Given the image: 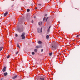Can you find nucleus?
I'll use <instances>...</instances> for the list:
<instances>
[{"label": "nucleus", "mask_w": 80, "mask_h": 80, "mask_svg": "<svg viewBox=\"0 0 80 80\" xmlns=\"http://www.w3.org/2000/svg\"><path fill=\"white\" fill-rule=\"evenodd\" d=\"M39 24L40 25H42V22H39Z\"/></svg>", "instance_id": "nucleus-14"}, {"label": "nucleus", "mask_w": 80, "mask_h": 80, "mask_svg": "<svg viewBox=\"0 0 80 80\" xmlns=\"http://www.w3.org/2000/svg\"><path fill=\"white\" fill-rule=\"evenodd\" d=\"M33 20H32V23H33Z\"/></svg>", "instance_id": "nucleus-29"}, {"label": "nucleus", "mask_w": 80, "mask_h": 80, "mask_svg": "<svg viewBox=\"0 0 80 80\" xmlns=\"http://www.w3.org/2000/svg\"><path fill=\"white\" fill-rule=\"evenodd\" d=\"M18 53V52H17L16 53V55H17Z\"/></svg>", "instance_id": "nucleus-24"}, {"label": "nucleus", "mask_w": 80, "mask_h": 80, "mask_svg": "<svg viewBox=\"0 0 80 80\" xmlns=\"http://www.w3.org/2000/svg\"><path fill=\"white\" fill-rule=\"evenodd\" d=\"M8 14V12H6L4 14V17H5V16H7V15Z\"/></svg>", "instance_id": "nucleus-11"}, {"label": "nucleus", "mask_w": 80, "mask_h": 80, "mask_svg": "<svg viewBox=\"0 0 80 80\" xmlns=\"http://www.w3.org/2000/svg\"><path fill=\"white\" fill-rule=\"evenodd\" d=\"M38 33H40L41 32V33H42V28H41V30H40V29L39 28H38Z\"/></svg>", "instance_id": "nucleus-3"}, {"label": "nucleus", "mask_w": 80, "mask_h": 80, "mask_svg": "<svg viewBox=\"0 0 80 80\" xmlns=\"http://www.w3.org/2000/svg\"><path fill=\"white\" fill-rule=\"evenodd\" d=\"M18 77V75H16L12 78V79H15Z\"/></svg>", "instance_id": "nucleus-7"}, {"label": "nucleus", "mask_w": 80, "mask_h": 80, "mask_svg": "<svg viewBox=\"0 0 80 80\" xmlns=\"http://www.w3.org/2000/svg\"><path fill=\"white\" fill-rule=\"evenodd\" d=\"M9 57H10V56H9V55H8V56L7 57V58H9Z\"/></svg>", "instance_id": "nucleus-20"}, {"label": "nucleus", "mask_w": 80, "mask_h": 80, "mask_svg": "<svg viewBox=\"0 0 80 80\" xmlns=\"http://www.w3.org/2000/svg\"><path fill=\"white\" fill-rule=\"evenodd\" d=\"M7 75H8V73L6 72H5L4 73V76H7Z\"/></svg>", "instance_id": "nucleus-9"}, {"label": "nucleus", "mask_w": 80, "mask_h": 80, "mask_svg": "<svg viewBox=\"0 0 80 80\" xmlns=\"http://www.w3.org/2000/svg\"><path fill=\"white\" fill-rule=\"evenodd\" d=\"M52 52L50 53L49 54V56H51V55H52Z\"/></svg>", "instance_id": "nucleus-17"}, {"label": "nucleus", "mask_w": 80, "mask_h": 80, "mask_svg": "<svg viewBox=\"0 0 80 80\" xmlns=\"http://www.w3.org/2000/svg\"><path fill=\"white\" fill-rule=\"evenodd\" d=\"M39 80H45L44 78H40L39 79Z\"/></svg>", "instance_id": "nucleus-8"}, {"label": "nucleus", "mask_w": 80, "mask_h": 80, "mask_svg": "<svg viewBox=\"0 0 80 80\" xmlns=\"http://www.w3.org/2000/svg\"><path fill=\"white\" fill-rule=\"evenodd\" d=\"M34 51L35 52H37V49H35L34 50Z\"/></svg>", "instance_id": "nucleus-19"}, {"label": "nucleus", "mask_w": 80, "mask_h": 80, "mask_svg": "<svg viewBox=\"0 0 80 80\" xmlns=\"http://www.w3.org/2000/svg\"><path fill=\"white\" fill-rule=\"evenodd\" d=\"M51 28V26H49L48 30V32H50V29Z\"/></svg>", "instance_id": "nucleus-12"}, {"label": "nucleus", "mask_w": 80, "mask_h": 80, "mask_svg": "<svg viewBox=\"0 0 80 80\" xmlns=\"http://www.w3.org/2000/svg\"><path fill=\"white\" fill-rule=\"evenodd\" d=\"M32 55H35V52H32Z\"/></svg>", "instance_id": "nucleus-18"}, {"label": "nucleus", "mask_w": 80, "mask_h": 80, "mask_svg": "<svg viewBox=\"0 0 80 80\" xmlns=\"http://www.w3.org/2000/svg\"><path fill=\"white\" fill-rule=\"evenodd\" d=\"M43 51V49H42L41 50V52H42Z\"/></svg>", "instance_id": "nucleus-23"}, {"label": "nucleus", "mask_w": 80, "mask_h": 80, "mask_svg": "<svg viewBox=\"0 0 80 80\" xmlns=\"http://www.w3.org/2000/svg\"><path fill=\"white\" fill-rule=\"evenodd\" d=\"M48 18H46V19H45V18H44V19H43V21H45V20H46L45 22H47V20H48Z\"/></svg>", "instance_id": "nucleus-6"}, {"label": "nucleus", "mask_w": 80, "mask_h": 80, "mask_svg": "<svg viewBox=\"0 0 80 80\" xmlns=\"http://www.w3.org/2000/svg\"><path fill=\"white\" fill-rule=\"evenodd\" d=\"M79 36H80L79 35H78L76 36V37H79Z\"/></svg>", "instance_id": "nucleus-26"}, {"label": "nucleus", "mask_w": 80, "mask_h": 80, "mask_svg": "<svg viewBox=\"0 0 80 80\" xmlns=\"http://www.w3.org/2000/svg\"><path fill=\"white\" fill-rule=\"evenodd\" d=\"M3 47L2 46L1 47H0V51H1L2 49H3Z\"/></svg>", "instance_id": "nucleus-13"}, {"label": "nucleus", "mask_w": 80, "mask_h": 80, "mask_svg": "<svg viewBox=\"0 0 80 80\" xmlns=\"http://www.w3.org/2000/svg\"><path fill=\"white\" fill-rule=\"evenodd\" d=\"M27 11H28V12H30V9H27Z\"/></svg>", "instance_id": "nucleus-21"}, {"label": "nucleus", "mask_w": 80, "mask_h": 80, "mask_svg": "<svg viewBox=\"0 0 80 80\" xmlns=\"http://www.w3.org/2000/svg\"><path fill=\"white\" fill-rule=\"evenodd\" d=\"M35 10H37V9H38V8H37V7H36L35 8Z\"/></svg>", "instance_id": "nucleus-25"}, {"label": "nucleus", "mask_w": 80, "mask_h": 80, "mask_svg": "<svg viewBox=\"0 0 80 80\" xmlns=\"http://www.w3.org/2000/svg\"><path fill=\"white\" fill-rule=\"evenodd\" d=\"M15 36L16 37H18V34H16Z\"/></svg>", "instance_id": "nucleus-22"}, {"label": "nucleus", "mask_w": 80, "mask_h": 80, "mask_svg": "<svg viewBox=\"0 0 80 80\" xmlns=\"http://www.w3.org/2000/svg\"><path fill=\"white\" fill-rule=\"evenodd\" d=\"M17 46L18 48H20V46H19V44H17Z\"/></svg>", "instance_id": "nucleus-15"}, {"label": "nucleus", "mask_w": 80, "mask_h": 80, "mask_svg": "<svg viewBox=\"0 0 80 80\" xmlns=\"http://www.w3.org/2000/svg\"><path fill=\"white\" fill-rule=\"evenodd\" d=\"M38 5H40V6H41V5H42V4H38Z\"/></svg>", "instance_id": "nucleus-27"}, {"label": "nucleus", "mask_w": 80, "mask_h": 80, "mask_svg": "<svg viewBox=\"0 0 80 80\" xmlns=\"http://www.w3.org/2000/svg\"><path fill=\"white\" fill-rule=\"evenodd\" d=\"M0 80H3L2 79H1Z\"/></svg>", "instance_id": "nucleus-32"}, {"label": "nucleus", "mask_w": 80, "mask_h": 80, "mask_svg": "<svg viewBox=\"0 0 80 80\" xmlns=\"http://www.w3.org/2000/svg\"><path fill=\"white\" fill-rule=\"evenodd\" d=\"M56 48H57V46H56V44H55L52 46V50H54V49H56Z\"/></svg>", "instance_id": "nucleus-2"}, {"label": "nucleus", "mask_w": 80, "mask_h": 80, "mask_svg": "<svg viewBox=\"0 0 80 80\" xmlns=\"http://www.w3.org/2000/svg\"><path fill=\"white\" fill-rule=\"evenodd\" d=\"M49 36L48 35H47L46 36V39H49Z\"/></svg>", "instance_id": "nucleus-10"}, {"label": "nucleus", "mask_w": 80, "mask_h": 80, "mask_svg": "<svg viewBox=\"0 0 80 80\" xmlns=\"http://www.w3.org/2000/svg\"><path fill=\"white\" fill-rule=\"evenodd\" d=\"M45 16H47V14L45 15Z\"/></svg>", "instance_id": "nucleus-31"}, {"label": "nucleus", "mask_w": 80, "mask_h": 80, "mask_svg": "<svg viewBox=\"0 0 80 80\" xmlns=\"http://www.w3.org/2000/svg\"><path fill=\"white\" fill-rule=\"evenodd\" d=\"M14 6V5H13L12 6V7H13Z\"/></svg>", "instance_id": "nucleus-28"}, {"label": "nucleus", "mask_w": 80, "mask_h": 80, "mask_svg": "<svg viewBox=\"0 0 80 80\" xmlns=\"http://www.w3.org/2000/svg\"><path fill=\"white\" fill-rule=\"evenodd\" d=\"M7 69V67L4 66V68H3V70H2V71L4 72H5V71H6V69Z\"/></svg>", "instance_id": "nucleus-5"}, {"label": "nucleus", "mask_w": 80, "mask_h": 80, "mask_svg": "<svg viewBox=\"0 0 80 80\" xmlns=\"http://www.w3.org/2000/svg\"><path fill=\"white\" fill-rule=\"evenodd\" d=\"M25 32H23L21 36V38H22V40H24V39L25 38Z\"/></svg>", "instance_id": "nucleus-1"}, {"label": "nucleus", "mask_w": 80, "mask_h": 80, "mask_svg": "<svg viewBox=\"0 0 80 80\" xmlns=\"http://www.w3.org/2000/svg\"><path fill=\"white\" fill-rule=\"evenodd\" d=\"M38 42L39 44H41V43H42V42H41L40 41H39Z\"/></svg>", "instance_id": "nucleus-16"}, {"label": "nucleus", "mask_w": 80, "mask_h": 80, "mask_svg": "<svg viewBox=\"0 0 80 80\" xmlns=\"http://www.w3.org/2000/svg\"><path fill=\"white\" fill-rule=\"evenodd\" d=\"M36 17L35 16L34 17V18H35Z\"/></svg>", "instance_id": "nucleus-30"}, {"label": "nucleus", "mask_w": 80, "mask_h": 80, "mask_svg": "<svg viewBox=\"0 0 80 80\" xmlns=\"http://www.w3.org/2000/svg\"><path fill=\"white\" fill-rule=\"evenodd\" d=\"M42 48V45H41L40 46H37L36 47V48Z\"/></svg>", "instance_id": "nucleus-4"}]
</instances>
